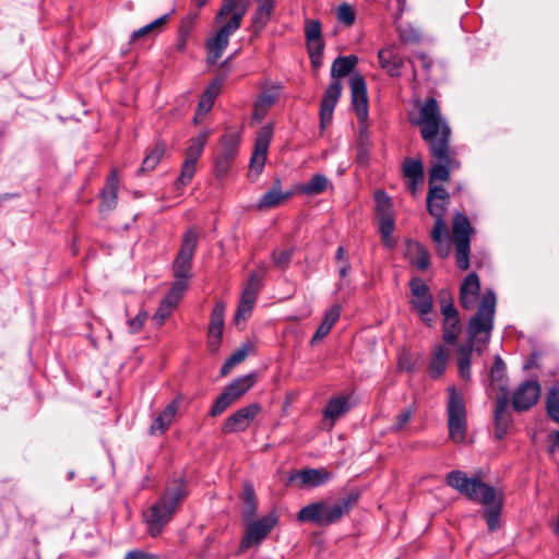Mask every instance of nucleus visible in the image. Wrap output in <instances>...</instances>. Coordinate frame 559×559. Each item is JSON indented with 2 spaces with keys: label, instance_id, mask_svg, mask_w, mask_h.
Here are the masks:
<instances>
[{
  "label": "nucleus",
  "instance_id": "39448f33",
  "mask_svg": "<svg viewBox=\"0 0 559 559\" xmlns=\"http://www.w3.org/2000/svg\"><path fill=\"white\" fill-rule=\"evenodd\" d=\"M448 486L466 496L471 501L489 504L496 498V489L481 480L467 477L461 471H452L445 477Z\"/></svg>",
  "mask_w": 559,
  "mask_h": 559
},
{
  "label": "nucleus",
  "instance_id": "79ce46f5",
  "mask_svg": "<svg viewBox=\"0 0 559 559\" xmlns=\"http://www.w3.org/2000/svg\"><path fill=\"white\" fill-rule=\"evenodd\" d=\"M165 153V145L163 143H156L153 150L144 158L141 168L138 174H143L153 170Z\"/></svg>",
  "mask_w": 559,
  "mask_h": 559
},
{
  "label": "nucleus",
  "instance_id": "a18cd8bd",
  "mask_svg": "<svg viewBox=\"0 0 559 559\" xmlns=\"http://www.w3.org/2000/svg\"><path fill=\"white\" fill-rule=\"evenodd\" d=\"M197 160H191L188 157H185V160L181 166L180 176L176 181V189H181L187 186L193 178L195 174Z\"/></svg>",
  "mask_w": 559,
  "mask_h": 559
},
{
  "label": "nucleus",
  "instance_id": "e433bc0d",
  "mask_svg": "<svg viewBox=\"0 0 559 559\" xmlns=\"http://www.w3.org/2000/svg\"><path fill=\"white\" fill-rule=\"evenodd\" d=\"M328 185L329 180L324 175L316 174L309 181L301 183L298 191L306 195H316L325 191Z\"/></svg>",
  "mask_w": 559,
  "mask_h": 559
},
{
  "label": "nucleus",
  "instance_id": "338daca9",
  "mask_svg": "<svg viewBox=\"0 0 559 559\" xmlns=\"http://www.w3.org/2000/svg\"><path fill=\"white\" fill-rule=\"evenodd\" d=\"M252 308H253L252 304L240 299V302H239L237 311H236L235 319L237 321H239L240 319H246V317L250 314Z\"/></svg>",
  "mask_w": 559,
  "mask_h": 559
},
{
  "label": "nucleus",
  "instance_id": "4d7b16f0",
  "mask_svg": "<svg viewBox=\"0 0 559 559\" xmlns=\"http://www.w3.org/2000/svg\"><path fill=\"white\" fill-rule=\"evenodd\" d=\"M292 255V249L275 250L272 253V260L276 267L285 269L288 266Z\"/></svg>",
  "mask_w": 559,
  "mask_h": 559
},
{
  "label": "nucleus",
  "instance_id": "72a5a7b5",
  "mask_svg": "<svg viewBox=\"0 0 559 559\" xmlns=\"http://www.w3.org/2000/svg\"><path fill=\"white\" fill-rule=\"evenodd\" d=\"M474 346L469 342L459 347V357L456 360L459 376L465 381L471 380V358L473 355Z\"/></svg>",
  "mask_w": 559,
  "mask_h": 559
},
{
  "label": "nucleus",
  "instance_id": "09e8293b",
  "mask_svg": "<svg viewBox=\"0 0 559 559\" xmlns=\"http://www.w3.org/2000/svg\"><path fill=\"white\" fill-rule=\"evenodd\" d=\"M443 341L448 344H455L461 333V321L443 322Z\"/></svg>",
  "mask_w": 559,
  "mask_h": 559
},
{
  "label": "nucleus",
  "instance_id": "69168bd1",
  "mask_svg": "<svg viewBox=\"0 0 559 559\" xmlns=\"http://www.w3.org/2000/svg\"><path fill=\"white\" fill-rule=\"evenodd\" d=\"M171 312L173 310L170 308H167L166 306L159 304L152 319L157 325H163L165 320L171 314Z\"/></svg>",
  "mask_w": 559,
  "mask_h": 559
},
{
  "label": "nucleus",
  "instance_id": "bf43d9fd",
  "mask_svg": "<svg viewBox=\"0 0 559 559\" xmlns=\"http://www.w3.org/2000/svg\"><path fill=\"white\" fill-rule=\"evenodd\" d=\"M148 317V313L145 310H141L133 319H129L127 321L129 331L132 334H135L141 331L143 328L146 319Z\"/></svg>",
  "mask_w": 559,
  "mask_h": 559
},
{
  "label": "nucleus",
  "instance_id": "2eb2a0df",
  "mask_svg": "<svg viewBox=\"0 0 559 559\" xmlns=\"http://www.w3.org/2000/svg\"><path fill=\"white\" fill-rule=\"evenodd\" d=\"M260 411L261 405L259 403H251L237 409L226 419L222 427V432L229 435L246 431Z\"/></svg>",
  "mask_w": 559,
  "mask_h": 559
},
{
  "label": "nucleus",
  "instance_id": "c756f323",
  "mask_svg": "<svg viewBox=\"0 0 559 559\" xmlns=\"http://www.w3.org/2000/svg\"><path fill=\"white\" fill-rule=\"evenodd\" d=\"M240 136L237 133H225L218 143L217 156L234 162L238 154Z\"/></svg>",
  "mask_w": 559,
  "mask_h": 559
},
{
  "label": "nucleus",
  "instance_id": "c03bdc74",
  "mask_svg": "<svg viewBox=\"0 0 559 559\" xmlns=\"http://www.w3.org/2000/svg\"><path fill=\"white\" fill-rule=\"evenodd\" d=\"M243 495L245 506L242 510V516L243 521H249L253 519L257 514V503L253 487L249 484H246L243 488Z\"/></svg>",
  "mask_w": 559,
  "mask_h": 559
},
{
  "label": "nucleus",
  "instance_id": "58836bf2",
  "mask_svg": "<svg viewBox=\"0 0 559 559\" xmlns=\"http://www.w3.org/2000/svg\"><path fill=\"white\" fill-rule=\"evenodd\" d=\"M210 135L209 129H203L198 135L191 139L190 145L186 150V157L197 160L201 156Z\"/></svg>",
  "mask_w": 559,
  "mask_h": 559
},
{
  "label": "nucleus",
  "instance_id": "4be33fe9",
  "mask_svg": "<svg viewBox=\"0 0 559 559\" xmlns=\"http://www.w3.org/2000/svg\"><path fill=\"white\" fill-rule=\"evenodd\" d=\"M379 63L390 76H401L404 60L394 47L383 48L378 53Z\"/></svg>",
  "mask_w": 559,
  "mask_h": 559
},
{
  "label": "nucleus",
  "instance_id": "774afa93",
  "mask_svg": "<svg viewBox=\"0 0 559 559\" xmlns=\"http://www.w3.org/2000/svg\"><path fill=\"white\" fill-rule=\"evenodd\" d=\"M271 13H272L271 11L265 10V9H264V11H262V8L258 7L254 12V15H253V23L264 26L266 24V22L269 21Z\"/></svg>",
  "mask_w": 559,
  "mask_h": 559
},
{
  "label": "nucleus",
  "instance_id": "5fc2aeb1",
  "mask_svg": "<svg viewBox=\"0 0 559 559\" xmlns=\"http://www.w3.org/2000/svg\"><path fill=\"white\" fill-rule=\"evenodd\" d=\"M376 207L380 215L392 214L391 200L383 191H377L374 194Z\"/></svg>",
  "mask_w": 559,
  "mask_h": 559
},
{
  "label": "nucleus",
  "instance_id": "6ab92c4d",
  "mask_svg": "<svg viewBox=\"0 0 559 559\" xmlns=\"http://www.w3.org/2000/svg\"><path fill=\"white\" fill-rule=\"evenodd\" d=\"M480 282L476 273H469L460 287L461 306L471 310L474 309L479 297Z\"/></svg>",
  "mask_w": 559,
  "mask_h": 559
},
{
  "label": "nucleus",
  "instance_id": "c85d7f7f",
  "mask_svg": "<svg viewBox=\"0 0 559 559\" xmlns=\"http://www.w3.org/2000/svg\"><path fill=\"white\" fill-rule=\"evenodd\" d=\"M292 194V192H282L281 180L276 179L273 187L261 197L258 209L267 210L278 206L283 201L290 198Z\"/></svg>",
  "mask_w": 559,
  "mask_h": 559
},
{
  "label": "nucleus",
  "instance_id": "49530a36",
  "mask_svg": "<svg viewBox=\"0 0 559 559\" xmlns=\"http://www.w3.org/2000/svg\"><path fill=\"white\" fill-rule=\"evenodd\" d=\"M307 50L310 57L311 64L314 69L322 66L324 43L322 39L307 41Z\"/></svg>",
  "mask_w": 559,
  "mask_h": 559
},
{
  "label": "nucleus",
  "instance_id": "a211bd4d",
  "mask_svg": "<svg viewBox=\"0 0 559 559\" xmlns=\"http://www.w3.org/2000/svg\"><path fill=\"white\" fill-rule=\"evenodd\" d=\"M225 305L217 302L211 313L209 324L207 345L212 353L218 350L224 329Z\"/></svg>",
  "mask_w": 559,
  "mask_h": 559
},
{
  "label": "nucleus",
  "instance_id": "aec40b11",
  "mask_svg": "<svg viewBox=\"0 0 559 559\" xmlns=\"http://www.w3.org/2000/svg\"><path fill=\"white\" fill-rule=\"evenodd\" d=\"M449 193L443 187L433 186L429 188L427 195V210L431 216L444 218Z\"/></svg>",
  "mask_w": 559,
  "mask_h": 559
},
{
  "label": "nucleus",
  "instance_id": "864d4df0",
  "mask_svg": "<svg viewBox=\"0 0 559 559\" xmlns=\"http://www.w3.org/2000/svg\"><path fill=\"white\" fill-rule=\"evenodd\" d=\"M306 41L322 39L321 24L316 20H308L305 24Z\"/></svg>",
  "mask_w": 559,
  "mask_h": 559
},
{
  "label": "nucleus",
  "instance_id": "f257e3e1",
  "mask_svg": "<svg viewBox=\"0 0 559 559\" xmlns=\"http://www.w3.org/2000/svg\"><path fill=\"white\" fill-rule=\"evenodd\" d=\"M419 104V116L412 120L414 126L420 128V135L428 144L431 155L437 163L430 168L429 183L447 181L453 169L460 168L455 152L450 148L451 128L441 114V108L435 97L427 98Z\"/></svg>",
  "mask_w": 559,
  "mask_h": 559
},
{
  "label": "nucleus",
  "instance_id": "f3484780",
  "mask_svg": "<svg viewBox=\"0 0 559 559\" xmlns=\"http://www.w3.org/2000/svg\"><path fill=\"white\" fill-rule=\"evenodd\" d=\"M540 384L536 380L522 382L514 391L512 406L518 412L527 411L536 404L540 396Z\"/></svg>",
  "mask_w": 559,
  "mask_h": 559
},
{
  "label": "nucleus",
  "instance_id": "de8ad7c7",
  "mask_svg": "<svg viewBox=\"0 0 559 559\" xmlns=\"http://www.w3.org/2000/svg\"><path fill=\"white\" fill-rule=\"evenodd\" d=\"M547 413L556 423H559V386H554L547 394Z\"/></svg>",
  "mask_w": 559,
  "mask_h": 559
},
{
  "label": "nucleus",
  "instance_id": "f704fd0d",
  "mask_svg": "<svg viewBox=\"0 0 559 559\" xmlns=\"http://www.w3.org/2000/svg\"><path fill=\"white\" fill-rule=\"evenodd\" d=\"M249 0H223V3L215 15V23H222L230 12L239 13L242 11V16L246 15L249 8Z\"/></svg>",
  "mask_w": 559,
  "mask_h": 559
},
{
  "label": "nucleus",
  "instance_id": "f8f14e48",
  "mask_svg": "<svg viewBox=\"0 0 559 559\" xmlns=\"http://www.w3.org/2000/svg\"><path fill=\"white\" fill-rule=\"evenodd\" d=\"M278 521L275 512H271L259 520L245 521L246 534L240 543V549L259 546L270 534Z\"/></svg>",
  "mask_w": 559,
  "mask_h": 559
},
{
  "label": "nucleus",
  "instance_id": "680f3d73",
  "mask_svg": "<svg viewBox=\"0 0 559 559\" xmlns=\"http://www.w3.org/2000/svg\"><path fill=\"white\" fill-rule=\"evenodd\" d=\"M370 146H371V143H370L369 139H367L366 141L358 140L357 160L361 165L367 164L369 160Z\"/></svg>",
  "mask_w": 559,
  "mask_h": 559
},
{
  "label": "nucleus",
  "instance_id": "6e6d98bb",
  "mask_svg": "<svg viewBox=\"0 0 559 559\" xmlns=\"http://www.w3.org/2000/svg\"><path fill=\"white\" fill-rule=\"evenodd\" d=\"M337 19L347 26L353 25L356 19L354 9L348 3H342L337 8Z\"/></svg>",
  "mask_w": 559,
  "mask_h": 559
},
{
  "label": "nucleus",
  "instance_id": "9d476101",
  "mask_svg": "<svg viewBox=\"0 0 559 559\" xmlns=\"http://www.w3.org/2000/svg\"><path fill=\"white\" fill-rule=\"evenodd\" d=\"M255 373H249L235 379L224 388L211 408V416L216 417L227 409L231 404L245 395L254 384Z\"/></svg>",
  "mask_w": 559,
  "mask_h": 559
},
{
  "label": "nucleus",
  "instance_id": "b1692460",
  "mask_svg": "<svg viewBox=\"0 0 559 559\" xmlns=\"http://www.w3.org/2000/svg\"><path fill=\"white\" fill-rule=\"evenodd\" d=\"M298 478L301 487H318L328 483L332 475L324 468H306L290 477V480Z\"/></svg>",
  "mask_w": 559,
  "mask_h": 559
},
{
  "label": "nucleus",
  "instance_id": "7ed1b4c3",
  "mask_svg": "<svg viewBox=\"0 0 559 559\" xmlns=\"http://www.w3.org/2000/svg\"><path fill=\"white\" fill-rule=\"evenodd\" d=\"M357 63L358 57L355 55L337 57L333 61L331 67L333 80L325 90L320 105V124L322 129L331 122L334 108L341 97L342 83L340 79L350 74Z\"/></svg>",
  "mask_w": 559,
  "mask_h": 559
},
{
  "label": "nucleus",
  "instance_id": "13d9d810",
  "mask_svg": "<svg viewBox=\"0 0 559 559\" xmlns=\"http://www.w3.org/2000/svg\"><path fill=\"white\" fill-rule=\"evenodd\" d=\"M414 412L411 408H406L401 412L396 417L395 421L390 428L392 432H399L403 430L413 417Z\"/></svg>",
  "mask_w": 559,
  "mask_h": 559
},
{
  "label": "nucleus",
  "instance_id": "052dcab7",
  "mask_svg": "<svg viewBox=\"0 0 559 559\" xmlns=\"http://www.w3.org/2000/svg\"><path fill=\"white\" fill-rule=\"evenodd\" d=\"M264 271H265V267H262V271L260 273H258V272L251 273L248 278L246 289L258 294L263 285V272Z\"/></svg>",
  "mask_w": 559,
  "mask_h": 559
},
{
  "label": "nucleus",
  "instance_id": "a19ab883",
  "mask_svg": "<svg viewBox=\"0 0 559 559\" xmlns=\"http://www.w3.org/2000/svg\"><path fill=\"white\" fill-rule=\"evenodd\" d=\"M404 176L419 185L424 180V167L419 159L406 158L403 163Z\"/></svg>",
  "mask_w": 559,
  "mask_h": 559
},
{
  "label": "nucleus",
  "instance_id": "2f4dec72",
  "mask_svg": "<svg viewBox=\"0 0 559 559\" xmlns=\"http://www.w3.org/2000/svg\"><path fill=\"white\" fill-rule=\"evenodd\" d=\"M487 508L484 511V519L488 525V530L493 532L500 526V514L502 509V493L496 491V498L489 504H485Z\"/></svg>",
  "mask_w": 559,
  "mask_h": 559
},
{
  "label": "nucleus",
  "instance_id": "a878e982",
  "mask_svg": "<svg viewBox=\"0 0 559 559\" xmlns=\"http://www.w3.org/2000/svg\"><path fill=\"white\" fill-rule=\"evenodd\" d=\"M349 409V396L338 395L329 400L323 409V415L325 419H329L331 421V426H333L335 421Z\"/></svg>",
  "mask_w": 559,
  "mask_h": 559
},
{
  "label": "nucleus",
  "instance_id": "3c124183",
  "mask_svg": "<svg viewBox=\"0 0 559 559\" xmlns=\"http://www.w3.org/2000/svg\"><path fill=\"white\" fill-rule=\"evenodd\" d=\"M430 237L435 243L442 242V240L450 238L444 218L436 219Z\"/></svg>",
  "mask_w": 559,
  "mask_h": 559
},
{
  "label": "nucleus",
  "instance_id": "473e14b6",
  "mask_svg": "<svg viewBox=\"0 0 559 559\" xmlns=\"http://www.w3.org/2000/svg\"><path fill=\"white\" fill-rule=\"evenodd\" d=\"M175 12L173 9L169 13H166L153 22L140 27L131 34L130 43H134L138 39L144 38L150 35H155L160 32V28L169 21L170 15Z\"/></svg>",
  "mask_w": 559,
  "mask_h": 559
},
{
  "label": "nucleus",
  "instance_id": "ddd939ff",
  "mask_svg": "<svg viewBox=\"0 0 559 559\" xmlns=\"http://www.w3.org/2000/svg\"><path fill=\"white\" fill-rule=\"evenodd\" d=\"M412 293L411 304L418 312L423 322L431 325L432 319L429 314L433 309V298L428 285L420 277H414L409 282Z\"/></svg>",
  "mask_w": 559,
  "mask_h": 559
},
{
  "label": "nucleus",
  "instance_id": "393cba45",
  "mask_svg": "<svg viewBox=\"0 0 559 559\" xmlns=\"http://www.w3.org/2000/svg\"><path fill=\"white\" fill-rule=\"evenodd\" d=\"M341 310L340 305H333L324 311L323 320L310 340L311 345L317 344L330 333L341 317Z\"/></svg>",
  "mask_w": 559,
  "mask_h": 559
},
{
  "label": "nucleus",
  "instance_id": "412c9836",
  "mask_svg": "<svg viewBox=\"0 0 559 559\" xmlns=\"http://www.w3.org/2000/svg\"><path fill=\"white\" fill-rule=\"evenodd\" d=\"M181 403V397L174 399L166 407L158 414L150 427L151 435H163L171 425L176 414L178 413Z\"/></svg>",
  "mask_w": 559,
  "mask_h": 559
},
{
  "label": "nucleus",
  "instance_id": "c9c22d12",
  "mask_svg": "<svg viewBox=\"0 0 559 559\" xmlns=\"http://www.w3.org/2000/svg\"><path fill=\"white\" fill-rule=\"evenodd\" d=\"M440 310L445 321H459V311L454 306L452 295L449 289H441L439 293Z\"/></svg>",
  "mask_w": 559,
  "mask_h": 559
},
{
  "label": "nucleus",
  "instance_id": "8fccbe9b",
  "mask_svg": "<svg viewBox=\"0 0 559 559\" xmlns=\"http://www.w3.org/2000/svg\"><path fill=\"white\" fill-rule=\"evenodd\" d=\"M278 97L277 92H263L258 99L257 103V110H262V115H265L267 109L275 103V100Z\"/></svg>",
  "mask_w": 559,
  "mask_h": 559
},
{
  "label": "nucleus",
  "instance_id": "bb28decb",
  "mask_svg": "<svg viewBox=\"0 0 559 559\" xmlns=\"http://www.w3.org/2000/svg\"><path fill=\"white\" fill-rule=\"evenodd\" d=\"M119 187V177L116 170H112L107 178L106 185L102 191V211H110L117 205V192Z\"/></svg>",
  "mask_w": 559,
  "mask_h": 559
},
{
  "label": "nucleus",
  "instance_id": "603ef678",
  "mask_svg": "<svg viewBox=\"0 0 559 559\" xmlns=\"http://www.w3.org/2000/svg\"><path fill=\"white\" fill-rule=\"evenodd\" d=\"M380 233L384 242L386 243L394 230V218L393 214L380 215L379 222Z\"/></svg>",
  "mask_w": 559,
  "mask_h": 559
},
{
  "label": "nucleus",
  "instance_id": "ea45409f",
  "mask_svg": "<svg viewBox=\"0 0 559 559\" xmlns=\"http://www.w3.org/2000/svg\"><path fill=\"white\" fill-rule=\"evenodd\" d=\"M490 381L491 384L497 385L499 390L503 392L507 391L506 364L499 356L496 357L495 364L490 369ZM503 395H506V393H503Z\"/></svg>",
  "mask_w": 559,
  "mask_h": 559
},
{
  "label": "nucleus",
  "instance_id": "4468645a",
  "mask_svg": "<svg viewBox=\"0 0 559 559\" xmlns=\"http://www.w3.org/2000/svg\"><path fill=\"white\" fill-rule=\"evenodd\" d=\"M272 139V128L269 126L263 127L255 139L254 150L249 165V179L255 181L263 171L266 154Z\"/></svg>",
  "mask_w": 559,
  "mask_h": 559
},
{
  "label": "nucleus",
  "instance_id": "5701e85b",
  "mask_svg": "<svg viewBox=\"0 0 559 559\" xmlns=\"http://www.w3.org/2000/svg\"><path fill=\"white\" fill-rule=\"evenodd\" d=\"M495 435L498 439H502L510 427L511 416L508 412V399L506 395L498 397L495 406Z\"/></svg>",
  "mask_w": 559,
  "mask_h": 559
},
{
  "label": "nucleus",
  "instance_id": "0eeeda50",
  "mask_svg": "<svg viewBox=\"0 0 559 559\" xmlns=\"http://www.w3.org/2000/svg\"><path fill=\"white\" fill-rule=\"evenodd\" d=\"M452 230L455 243V258L459 269L466 271L469 267L471 237L474 233L468 218L457 212L453 217Z\"/></svg>",
  "mask_w": 559,
  "mask_h": 559
},
{
  "label": "nucleus",
  "instance_id": "6e6552de",
  "mask_svg": "<svg viewBox=\"0 0 559 559\" xmlns=\"http://www.w3.org/2000/svg\"><path fill=\"white\" fill-rule=\"evenodd\" d=\"M198 234L194 230H188L182 238L180 250L173 263L174 282H183L188 286L191 277L192 258L198 245Z\"/></svg>",
  "mask_w": 559,
  "mask_h": 559
},
{
  "label": "nucleus",
  "instance_id": "9b49d317",
  "mask_svg": "<svg viewBox=\"0 0 559 559\" xmlns=\"http://www.w3.org/2000/svg\"><path fill=\"white\" fill-rule=\"evenodd\" d=\"M230 19L206 41L207 61L210 63H215L222 57L228 46L229 37L241 25L243 19L242 11L239 13L230 12Z\"/></svg>",
  "mask_w": 559,
  "mask_h": 559
},
{
  "label": "nucleus",
  "instance_id": "0e129e2a",
  "mask_svg": "<svg viewBox=\"0 0 559 559\" xmlns=\"http://www.w3.org/2000/svg\"><path fill=\"white\" fill-rule=\"evenodd\" d=\"M231 160L222 158L216 155L215 157V175L217 178H224L233 166Z\"/></svg>",
  "mask_w": 559,
  "mask_h": 559
},
{
  "label": "nucleus",
  "instance_id": "cd10ccee",
  "mask_svg": "<svg viewBox=\"0 0 559 559\" xmlns=\"http://www.w3.org/2000/svg\"><path fill=\"white\" fill-rule=\"evenodd\" d=\"M449 360V349L444 345H437L435 347L432 357L428 366L429 376L432 379H438L444 373Z\"/></svg>",
  "mask_w": 559,
  "mask_h": 559
},
{
  "label": "nucleus",
  "instance_id": "1a4fd4ad",
  "mask_svg": "<svg viewBox=\"0 0 559 559\" xmlns=\"http://www.w3.org/2000/svg\"><path fill=\"white\" fill-rule=\"evenodd\" d=\"M496 312V294L493 290H487L480 301V306L474 317L467 324V333L471 338H475L480 333L490 334L493 328V317Z\"/></svg>",
  "mask_w": 559,
  "mask_h": 559
},
{
  "label": "nucleus",
  "instance_id": "4c0bfd02",
  "mask_svg": "<svg viewBox=\"0 0 559 559\" xmlns=\"http://www.w3.org/2000/svg\"><path fill=\"white\" fill-rule=\"evenodd\" d=\"M408 254L413 255L411 261L415 264L420 271H425L430 265V255L427 249L420 245L419 242H411L408 243Z\"/></svg>",
  "mask_w": 559,
  "mask_h": 559
},
{
  "label": "nucleus",
  "instance_id": "f03ea898",
  "mask_svg": "<svg viewBox=\"0 0 559 559\" xmlns=\"http://www.w3.org/2000/svg\"><path fill=\"white\" fill-rule=\"evenodd\" d=\"M187 487L182 479L175 480L159 500L143 514L151 536L156 537L171 520L177 507L187 497Z\"/></svg>",
  "mask_w": 559,
  "mask_h": 559
},
{
  "label": "nucleus",
  "instance_id": "7c9ffc66",
  "mask_svg": "<svg viewBox=\"0 0 559 559\" xmlns=\"http://www.w3.org/2000/svg\"><path fill=\"white\" fill-rule=\"evenodd\" d=\"M223 80H214L203 92L198 104V116H205L214 105V100L221 92Z\"/></svg>",
  "mask_w": 559,
  "mask_h": 559
},
{
  "label": "nucleus",
  "instance_id": "20e7f679",
  "mask_svg": "<svg viewBox=\"0 0 559 559\" xmlns=\"http://www.w3.org/2000/svg\"><path fill=\"white\" fill-rule=\"evenodd\" d=\"M358 497V492H350L332 504L323 501L310 503L299 510L297 520L299 522H310L319 526L334 524L350 511Z\"/></svg>",
  "mask_w": 559,
  "mask_h": 559
},
{
  "label": "nucleus",
  "instance_id": "37998d69",
  "mask_svg": "<svg viewBox=\"0 0 559 559\" xmlns=\"http://www.w3.org/2000/svg\"><path fill=\"white\" fill-rule=\"evenodd\" d=\"M187 287L188 286L183 285V282H174L171 288L159 304L174 310L182 298Z\"/></svg>",
  "mask_w": 559,
  "mask_h": 559
},
{
  "label": "nucleus",
  "instance_id": "dca6fc26",
  "mask_svg": "<svg viewBox=\"0 0 559 559\" xmlns=\"http://www.w3.org/2000/svg\"><path fill=\"white\" fill-rule=\"evenodd\" d=\"M352 105L359 123L368 120V96L366 81L359 73L352 74L349 79Z\"/></svg>",
  "mask_w": 559,
  "mask_h": 559
},
{
  "label": "nucleus",
  "instance_id": "e2e57ef3",
  "mask_svg": "<svg viewBox=\"0 0 559 559\" xmlns=\"http://www.w3.org/2000/svg\"><path fill=\"white\" fill-rule=\"evenodd\" d=\"M250 349H251V344L246 343L240 348H238L236 352H234L233 355H230L227 360L235 367L236 365L242 362L246 359Z\"/></svg>",
  "mask_w": 559,
  "mask_h": 559
},
{
  "label": "nucleus",
  "instance_id": "423d86ee",
  "mask_svg": "<svg viewBox=\"0 0 559 559\" xmlns=\"http://www.w3.org/2000/svg\"><path fill=\"white\" fill-rule=\"evenodd\" d=\"M447 405L449 436L455 443L464 442L466 438V408L463 396L455 388H449Z\"/></svg>",
  "mask_w": 559,
  "mask_h": 559
}]
</instances>
